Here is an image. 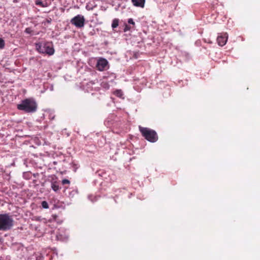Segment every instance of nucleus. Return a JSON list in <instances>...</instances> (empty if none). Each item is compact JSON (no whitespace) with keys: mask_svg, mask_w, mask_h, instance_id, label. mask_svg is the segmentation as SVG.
<instances>
[{"mask_svg":"<svg viewBox=\"0 0 260 260\" xmlns=\"http://www.w3.org/2000/svg\"><path fill=\"white\" fill-rule=\"evenodd\" d=\"M108 66V61L106 59L104 58L100 59L97 62L96 67L100 71L105 70Z\"/></svg>","mask_w":260,"mask_h":260,"instance_id":"obj_6","label":"nucleus"},{"mask_svg":"<svg viewBox=\"0 0 260 260\" xmlns=\"http://www.w3.org/2000/svg\"><path fill=\"white\" fill-rule=\"evenodd\" d=\"M71 22L76 27L81 28L84 25L85 18L84 16L81 15H78L71 20Z\"/></svg>","mask_w":260,"mask_h":260,"instance_id":"obj_5","label":"nucleus"},{"mask_svg":"<svg viewBox=\"0 0 260 260\" xmlns=\"http://www.w3.org/2000/svg\"><path fill=\"white\" fill-rule=\"evenodd\" d=\"M102 86L103 87H104L105 88H107V89L109 88V85L107 83H104V82L102 83Z\"/></svg>","mask_w":260,"mask_h":260,"instance_id":"obj_15","label":"nucleus"},{"mask_svg":"<svg viewBox=\"0 0 260 260\" xmlns=\"http://www.w3.org/2000/svg\"><path fill=\"white\" fill-rule=\"evenodd\" d=\"M37 220H40V218H39V217H38V218H37Z\"/></svg>","mask_w":260,"mask_h":260,"instance_id":"obj_20","label":"nucleus"},{"mask_svg":"<svg viewBox=\"0 0 260 260\" xmlns=\"http://www.w3.org/2000/svg\"><path fill=\"white\" fill-rule=\"evenodd\" d=\"M139 128L143 136L147 141L153 143L157 140L158 137L157 134L154 130L147 127H143L141 126H139Z\"/></svg>","mask_w":260,"mask_h":260,"instance_id":"obj_4","label":"nucleus"},{"mask_svg":"<svg viewBox=\"0 0 260 260\" xmlns=\"http://www.w3.org/2000/svg\"><path fill=\"white\" fill-rule=\"evenodd\" d=\"M119 24V20L118 19H114L112 23V27L113 28H116L118 26Z\"/></svg>","mask_w":260,"mask_h":260,"instance_id":"obj_10","label":"nucleus"},{"mask_svg":"<svg viewBox=\"0 0 260 260\" xmlns=\"http://www.w3.org/2000/svg\"><path fill=\"white\" fill-rule=\"evenodd\" d=\"M17 108L27 113H32L37 110V104L33 99H27L18 104Z\"/></svg>","mask_w":260,"mask_h":260,"instance_id":"obj_1","label":"nucleus"},{"mask_svg":"<svg viewBox=\"0 0 260 260\" xmlns=\"http://www.w3.org/2000/svg\"><path fill=\"white\" fill-rule=\"evenodd\" d=\"M128 23L133 25H135V22L133 21V19L132 18H129L128 20Z\"/></svg>","mask_w":260,"mask_h":260,"instance_id":"obj_14","label":"nucleus"},{"mask_svg":"<svg viewBox=\"0 0 260 260\" xmlns=\"http://www.w3.org/2000/svg\"><path fill=\"white\" fill-rule=\"evenodd\" d=\"M42 206L44 209H48L49 208L48 204L46 201H43L42 202Z\"/></svg>","mask_w":260,"mask_h":260,"instance_id":"obj_12","label":"nucleus"},{"mask_svg":"<svg viewBox=\"0 0 260 260\" xmlns=\"http://www.w3.org/2000/svg\"><path fill=\"white\" fill-rule=\"evenodd\" d=\"M25 31L26 33H27V34H30V32H31V29H30V28H26L25 29Z\"/></svg>","mask_w":260,"mask_h":260,"instance_id":"obj_17","label":"nucleus"},{"mask_svg":"<svg viewBox=\"0 0 260 260\" xmlns=\"http://www.w3.org/2000/svg\"><path fill=\"white\" fill-rule=\"evenodd\" d=\"M132 2L134 6L136 7L144 8L145 0H132Z\"/></svg>","mask_w":260,"mask_h":260,"instance_id":"obj_8","label":"nucleus"},{"mask_svg":"<svg viewBox=\"0 0 260 260\" xmlns=\"http://www.w3.org/2000/svg\"><path fill=\"white\" fill-rule=\"evenodd\" d=\"M228 35L226 33L221 34L218 36L217 41L219 46H224L228 40Z\"/></svg>","mask_w":260,"mask_h":260,"instance_id":"obj_7","label":"nucleus"},{"mask_svg":"<svg viewBox=\"0 0 260 260\" xmlns=\"http://www.w3.org/2000/svg\"><path fill=\"white\" fill-rule=\"evenodd\" d=\"M115 94L119 98H122L123 95V93L121 90H117L115 91Z\"/></svg>","mask_w":260,"mask_h":260,"instance_id":"obj_11","label":"nucleus"},{"mask_svg":"<svg viewBox=\"0 0 260 260\" xmlns=\"http://www.w3.org/2000/svg\"><path fill=\"white\" fill-rule=\"evenodd\" d=\"M13 225V220L8 214H0V230L7 231Z\"/></svg>","mask_w":260,"mask_h":260,"instance_id":"obj_2","label":"nucleus"},{"mask_svg":"<svg viewBox=\"0 0 260 260\" xmlns=\"http://www.w3.org/2000/svg\"><path fill=\"white\" fill-rule=\"evenodd\" d=\"M37 50L41 53L51 55L54 54L53 45L49 42H40L36 45Z\"/></svg>","mask_w":260,"mask_h":260,"instance_id":"obj_3","label":"nucleus"},{"mask_svg":"<svg viewBox=\"0 0 260 260\" xmlns=\"http://www.w3.org/2000/svg\"><path fill=\"white\" fill-rule=\"evenodd\" d=\"M51 188L54 191H57L59 189V185L56 182H52Z\"/></svg>","mask_w":260,"mask_h":260,"instance_id":"obj_9","label":"nucleus"},{"mask_svg":"<svg viewBox=\"0 0 260 260\" xmlns=\"http://www.w3.org/2000/svg\"><path fill=\"white\" fill-rule=\"evenodd\" d=\"M130 28L127 25H126L124 28V31H126L127 30H128Z\"/></svg>","mask_w":260,"mask_h":260,"instance_id":"obj_19","label":"nucleus"},{"mask_svg":"<svg viewBox=\"0 0 260 260\" xmlns=\"http://www.w3.org/2000/svg\"><path fill=\"white\" fill-rule=\"evenodd\" d=\"M36 4L37 5H41V6L42 5V2L40 1H36Z\"/></svg>","mask_w":260,"mask_h":260,"instance_id":"obj_18","label":"nucleus"},{"mask_svg":"<svg viewBox=\"0 0 260 260\" xmlns=\"http://www.w3.org/2000/svg\"><path fill=\"white\" fill-rule=\"evenodd\" d=\"M62 183L63 184H69L70 183V181L69 180H68V179H63L62 181Z\"/></svg>","mask_w":260,"mask_h":260,"instance_id":"obj_16","label":"nucleus"},{"mask_svg":"<svg viewBox=\"0 0 260 260\" xmlns=\"http://www.w3.org/2000/svg\"><path fill=\"white\" fill-rule=\"evenodd\" d=\"M4 46H5V42L2 39L0 38V49L4 48Z\"/></svg>","mask_w":260,"mask_h":260,"instance_id":"obj_13","label":"nucleus"}]
</instances>
